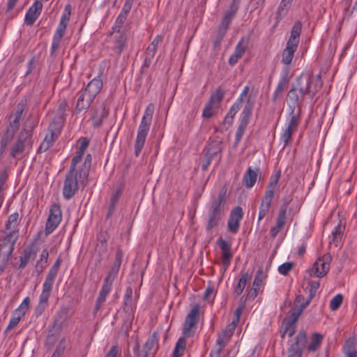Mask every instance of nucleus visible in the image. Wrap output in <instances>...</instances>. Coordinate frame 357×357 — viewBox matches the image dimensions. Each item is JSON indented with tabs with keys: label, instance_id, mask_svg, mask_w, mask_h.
I'll use <instances>...</instances> for the list:
<instances>
[{
	"label": "nucleus",
	"instance_id": "1",
	"mask_svg": "<svg viewBox=\"0 0 357 357\" xmlns=\"http://www.w3.org/2000/svg\"><path fill=\"white\" fill-rule=\"evenodd\" d=\"M323 86L321 74L302 73L296 78L287 93V98L292 104L291 109L298 107L301 110L302 102L307 97L312 100Z\"/></svg>",
	"mask_w": 357,
	"mask_h": 357
},
{
	"label": "nucleus",
	"instance_id": "2",
	"mask_svg": "<svg viewBox=\"0 0 357 357\" xmlns=\"http://www.w3.org/2000/svg\"><path fill=\"white\" fill-rule=\"evenodd\" d=\"M36 124V120L31 115L27 117L16 141L10 147L11 158L19 160L22 158V155L26 151L27 153H29L33 146L32 132Z\"/></svg>",
	"mask_w": 357,
	"mask_h": 357
},
{
	"label": "nucleus",
	"instance_id": "3",
	"mask_svg": "<svg viewBox=\"0 0 357 357\" xmlns=\"http://www.w3.org/2000/svg\"><path fill=\"white\" fill-rule=\"evenodd\" d=\"M226 189L222 188L218 196L210 202L206 217V231L211 232L218 227L225 213Z\"/></svg>",
	"mask_w": 357,
	"mask_h": 357
},
{
	"label": "nucleus",
	"instance_id": "4",
	"mask_svg": "<svg viewBox=\"0 0 357 357\" xmlns=\"http://www.w3.org/2000/svg\"><path fill=\"white\" fill-rule=\"evenodd\" d=\"M154 105L150 103L144 112L138 128L137 138L135 143V154L138 156L144 145L146 138L150 129L152 122L153 114L154 112Z\"/></svg>",
	"mask_w": 357,
	"mask_h": 357
},
{
	"label": "nucleus",
	"instance_id": "5",
	"mask_svg": "<svg viewBox=\"0 0 357 357\" xmlns=\"http://www.w3.org/2000/svg\"><path fill=\"white\" fill-rule=\"evenodd\" d=\"M159 349L158 333L155 331L148 338L142 348L140 347L138 338H136L133 347L135 357H155Z\"/></svg>",
	"mask_w": 357,
	"mask_h": 357
},
{
	"label": "nucleus",
	"instance_id": "6",
	"mask_svg": "<svg viewBox=\"0 0 357 357\" xmlns=\"http://www.w3.org/2000/svg\"><path fill=\"white\" fill-rule=\"evenodd\" d=\"M19 237V231H10L4 236L0 243V269L6 266L14 250V245Z\"/></svg>",
	"mask_w": 357,
	"mask_h": 357
},
{
	"label": "nucleus",
	"instance_id": "7",
	"mask_svg": "<svg viewBox=\"0 0 357 357\" xmlns=\"http://www.w3.org/2000/svg\"><path fill=\"white\" fill-rule=\"evenodd\" d=\"M69 310L70 307L68 306H62L57 312L52 328L49 331L47 336V343L53 344L56 342L63 323L68 319Z\"/></svg>",
	"mask_w": 357,
	"mask_h": 357
},
{
	"label": "nucleus",
	"instance_id": "8",
	"mask_svg": "<svg viewBox=\"0 0 357 357\" xmlns=\"http://www.w3.org/2000/svg\"><path fill=\"white\" fill-rule=\"evenodd\" d=\"M79 172L70 167L63 183V196L66 200L71 199L77 192Z\"/></svg>",
	"mask_w": 357,
	"mask_h": 357
},
{
	"label": "nucleus",
	"instance_id": "9",
	"mask_svg": "<svg viewBox=\"0 0 357 357\" xmlns=\"http://www.w3.org/2000/svg\"><path fill=\"white\" fill-rule=\"evenodd\" d=\"M254 107V102L251 100L250 97H248L246 101V105L244 107L241 113L240 123L238 126L236 135H235V145H238L241 141L245 130L250 122L252 112Z\"/></svg>",
	"mask_w": 357,
	"mask_h": 357
},
{
	"label": "nucleus",
	"instance_id": "10",
	"mask_svg": "<svg viewBox=\"0 0 357 357\" xmlns=\"http://www.w3.org/2000/svg\"><path fill=\"white\" fill-rule=\"evenodd\" d=\"M300 120V109H298L296 113L294 109H291L287 126L281 135L283 148H285L291 143L292 135L297 130Z\"/></svg>",
	"mask_w": 357,
	"mask_h": 357
},
{
	"label": "nucleus",
	"instance_id": "11",
	"mask_svg": "<svg viewBox=\"0 0 357 357\" xmlns=\"http://www.w3.org/2000/svg\"><path fill=\"white\" fill-rule=\"evenodd\" d=\"M13 119H10L9 125L3 134L0 144V156H1L6 149L8 144L13 140L15 135L20 128V121L21 118L13 116Z\"/></svg>",
	"mask_w": 357,
	"mask_h": 357
},
{
	"label": "nucleus",
	"instance_id": "12",
	"mask_svg": "<svg viewBox=\"0 0 357 357\" xmlns=\"http://www.w3.org/2000/svg\"><path fill=\"white\" fill-rule=\"evenodd\" d=\"M62 220V212L59 204H54L52 205L50 214L45 225V235L48 236L52 233L59 226Z\"/></svg>",
	"mask_w": 357,
	"mask_h": 357
},
{
	"label": "nucleus",
	"instance_id": "13",
	"mask_svg": "<svg viewBox=\"0 0 357 357\" xmlns=\"http://www.w3.org/2000/svg\"><path fill=\"white\" fill-rule=\"evenodd\" d=\"M199 318V305H195L185 317L183 326V335L185 337H190L194 335L192 331L195 326Z\"/></svg>",
	"mask_w": 357,
	"mask_h": 357
},
{
	"label": "nucleus",
	"instance_id": "14",
	"mask_svg": "<svg viewBox=\"0 0 357 357\" xmlns=\"http://www.w3.org/2000/svg\"><path fill=\"white\" fill-rule=\"evenodd\" d=\"M239 5L240 0H232L229 8L226 11L218 28V32L221 35V38H223L232 20L235 17L239 8Z\"/></svg>",
	"mask_w": 357,
	"mask_h": 357
},
{
	"label": "nucleus",
	"instance_id": "15",
	"mask_svg": "<svg viewBox=\"0 0 357 357\" xmlns=\"http://www.w3.org/2000/svg\"><path fill=\"white\" fill-rule=\"evenodd\" d=\"M306 340V332L305 331H300L295 337L294 342L288 349L287 357H302Z\"/></svg>",
	"mask_w": 357,
	"mask_h": 357
},
{
	"label": "nucleus",
	"instance_id": "16",
	"mask_svg": "<svg viewBox=\"0 0 357 357\" xmlns=\"http://www.w3.org/2000/svg\"><path fill=\"white\" fill-rule=\"evenodd\" d=\"M29 305L30 298L27 296L23 300L20 305L13 312L12 317L10 320L8 326H7L6 332L12 330L18 325L21 319L25 315L26 311L29 310Z\"/></svg>",
	"mask_w": 357,
	"mask_h": 357
},
{
	"label": "nucleus",
	"instance_id": "17",
	"mask_svg": "<svg viewBox=\"0 0 357 357\" xmlns=\"http://www.w3.org/2000/svg\"><path fill=\"white\" fill-rule=\"evenodd\" d=\"M332 256L330 253L325 254L322 257L318 258L314 263L312 272L318 278H323L329 271Z\"/></svg>",
	"mask_w": 357,
	"mask_h": 357
},
{
	"label": "nucleus",
	"instance_id": "18",
	"mask_svg": "<svg viewBox=\"0 0 357 357\" xmlns=\"http://www.w3.org/2000/svg\"><path fill=\"white\" fill-rule=\"evenodd\" d=\"M109 114V109L106 107V104L103 102L99 105H96L92 108L91 121L92 125L95 128L100 127L103 122L106 120Z\"/></svg>",
	"mask_w": 357,
	"mask_h": 357
},
{
	"label": "nucleus",
	"instance_id": "19",
	"mask_svg": "<svg viewBox=\"0 0 357 357\" xmlns=\"http://www.w3.org/2000/svg\"><path fill=\"white\" fill-rule=\"evenodd\" d=\"M243 217V211L241 206H236L229 214L227 227L228 230L232 234H236L240 226V222Z\"/></svg>",
	"mask_w": 357,
	"mask_h": 357
},
{
	"label": "nucleus",
	"instance_id": "20",
	"mask_svg": "<svg viewBox=\"0 0 357 357\" xmlns=\"http://www.w3.org/2000/svg\"><path fill=\"white\" fill-rule=\"evenodd\" d=\"M102 89V81L100 76H97L89 82L84 90V92L88 93L86 103L89 104L90 102H93L95 98L101 91Z\"/></svg>",
	"mask_w": 357,
	"mask_h": 357
},
{
	"label": "nucleus",
	"instance_id": "21",
	"mask_svg": "<svg viewBox=\"0 0 357 357\" xmlns=\"http://www.w3.org/2000/svg\"><path fill=\"white\" fill-rule=\"evenodd\" d=\"M38 251V246L36 243L28 245L23 251L22 255L20 257L19 268H25L31 259H35Z\"/></svg>",
	"mask_w": 357,
	"mask_h": 357
},
{
	"label": "nucleus",
	"instance_id": "22",
	"mask_svg": "<svg viewBox=\"0 0 357 357\" xmlns=\"http://www.w3.org/2000/svg\"><path fill=\"white\" fill-rule=\"evenodd\" d=\"M217 244L221 249V258L223 266L225 267V268H227L233 257V255L231 252V245L222 238L218 239Z\"/></svg>",
	"mask_w": 357,
	"mask_h": 357
},
{
	"label": "nucleus",
	"instance_id": "23",
	"mask_svg": "<svg viewBox=\"0 0 357 357\" xmlns=\"http://www.w3.org/2000/svg\"><path fill=\"white\" fill-rule=\"evenodd\" d=\"M126 43L127 34L126 31H118L117 33H114V46L112 47V50L117 57L121 55L124 48L126 47Z\"/></svg>",
	"mask_w": 357,
	"mask_h": 357
},
{
	"label": "nucleus",
	"instance_id": "24",
	"mask_svg": "<svg viewBox=\"0 0 357 357\" xmlns=\"http://www.w3.org/2000/svg\"><path fill=\"white\" fill-rule=\"evenodd\" d=\"M91 162L92 156L89 153L86 155L82 167L77 170L79 172V181L84 187L87 184V178L91 167Z\"/></svg>",
	"mask_w": 357,
	"mask_h": 357
},
{
	"label": "nucleus",
	"instance_id": "25",
	"mask_svg": "<svg viewBox=\"0 0 357 357\" xmlns=\"http://www.w3.org/2000/svg\"><path fill=\"white\" fill-rule=\"evenodd\" d=\"M290 77L288 76V68H287L280 79L273 93L272 97L273 102H275L281 96L284 91L287 89Z\"/></svg>",
	"mask_w": 357,
	"mask_h": 357
},
{
	"label": "nucleus",
	"instance_id": "26",
	"mask_svg": "<svg viewBox=\"0 0 357 357\" xmlns=\"http://www.w3.org/2000/svg\"><path fill=\"white\" fill-rule=\"evenodd\" d=\"M57 126L55 125L54 122H52L49 126V132L50 135H46L44 141L41 144L40 146V149H44L45 151L47 150L54 142L55 139L57 137L59 130H56V128Z\"/></svg>",
	"mask_w": 357,
	"mask_h": 357
},
{
	"label": "nucleus",
	"instance_id": "27",
	"mask_svg": "<svg viewBox=\"0 0 357 357\" xmlns=\"http://www.w3.org/2000/svg\"><path fill=\"white\" fill-rule=\"evenodd\" d=\"M67 107L68 102L66 100H63L59 102L56 109V116L52 121L55 123L56 126H59L60 127L64 123L66 117L67 116Z\"/></svg>",
	"mask_w": 357,
	"mask_h": 357
},
{
	"label": "nucleus",
	"instance_id": "28",
	"mask_svg": "<svg viewBox=\"0 0 357 357\" xmlns=\"http://www.w3.org/2000/svg\"><path fill=\"white\" fill-rule=\"evenodd\" d=\"M301 30L302 23L301 21L298 20L294 23L291 28L290 36L288 39L287 43L298 46L300 41Z\"/></svg>",
	"mask_w": 357,
	"mask_h": 357
},
{
	"label": "nucleus",
	"instance_id": "29",
	"mask_svg": "<svg viewBox=\"0 0 357 357\" xmlns=\"http://www.w3.org/2000/svg\"><path fill=\"white\" fill-rule=\"evenodd\" d=\"M121 195V190L118 189L114 192H113L109 199V202L107 208V211L105 215L106 219H109L114 214L119 198Z\"/></svg>",
	"mask_w": 357,
	"mask_h": 357
},
{
	"label": "nucleus",
	"instance_id": "30",
	"mask_svg": "<svg viewBox=\"0 0 357 357\" xmlns=\"http://www.w3.org/2000/svg\"><path fill=\"white\" fill-rule=\"evenodd\" d=\"M77 96L78 98L75 106L76 112H81L84 110H87L93 103V102H90L89 104L86 103L88 93L84 91H80L78 92Z\"/></svg>",
	"mask_w": 357,
	"mask_h": 357
},
{
	"label": "nucleus",
	"instance_id": "31",
	"mask_svg": "<svg viewBox=\"0 0 357 357\" xmlns=\"http://www.w3.org/2000/svg\"><path fill=\"white\" fill-rule=\"evenodd\" d=\"M123 259V252L121 249H119L116 252L115 260L113 262L112 266L111 267L107 276L113 278H116L118 275Z\"/></svg>",
	"mask_w": 357,
	"mask_h": 357
},
{
	"label": "nucleus",
	"instance_id": "32",
	"mask_svg": "<svg viewBox=\"0 0 357 357\" xmlns=\"http://www.w3.org/2000/svg\"><path fill=\"white\" fill-rule=\"evenodd\" d=\"M259 172V168H256L255 170L251 167L248 168L243 176V182L247 188H250L255 185Z\"/></svg>",
	"mask_w": 357,
	"mask_h": 357
},
{
	"label": "nucleus",
	"instance_id": "33",
	"mask_svg": "<svg viewBox=\"0 0 357 357\" xmlns=\"http://www.w3.org/2000/svg\"><path fill=\"white\" fill-rule=\"evenodd\" d=\"M54 282L45 280L43 284V290L39 296V302L43 304L48 305L49 298L52 290Z\"/></svg>",
	"mask_w": 357,
	"mask_h": 357
},
{
	"label": "nucleus",
	"instance_id": "34",
	"mask_svg": "<svg viewBox=\"0 0 357 357\" xmlns=\"http://www.w3.org/2000/svg\"><path fill=\"white\" fill-rule=\"evenodd\" d=\"M298 46L291 44L287 43V46L282 52V62L285 65L291 64L295 52L296 51Z\"/></svg>",
	"mask_w": 357,
	"mask_h": 357
},
{
	"label": "nucleus",
	"instance_id": "35",
	"mask_svg": "<svg viewBox=\"0 0 357 357\" xmlns=\"http://www.w3.org/2000/svg\"><path fill=\"white\" fill-rule=\"evenodd\" d=\"M286 222V216L284 215V211L278 213L276 225L271 229L270 234L272 238H275L284 227Z\"/></svg>",
	"mask_w": 357,
	"mask_h": 357
},
{
	"label": "nucleus",
	"instance_id": "36",
	"mask_svg": "<svg viewBox=\"0 0 357 357\" xmlns=\"http://www.w3.org/2000/svg\"><path fill=\"white\" fill-rule=\"evenodd\" d=\"M308 305V302L303 303L301 304L300 307L294 306L291 307L289 312V317L285 318L284 319H287L290 321L291 323H296L299 317V316L303 312V310Z\"/></svg>",
	"mask_w": 357,
	"mask_h": 357
},
{
	"label": "nucleus",
	"instance_id": "37",
	"mask_svg": "<svg viewBox=\"0 0 357 357\" xmlns=\"http://www.w3.org/2000/svg\"><path fill=\"white\" fill-rule=\"evenodd\" d=\"M204 151L207 157L213 159L221 152L220 144L218 142H213L205 147Z\"/></svg>",
	"mask_w": 357,
	"mask_h": 357
},
{
	"label": "nucleus",
	"instance_id": "38",
	"mask_svg": "<svg viewBox=\"0 0 357 357\" xmlns=\"http://www.w3.org/2000/svg\"><path fill=\"white\" fill-rule=\"evenodd\" d=\"M19 224V214L17 212H15L11 215H9L8 220L6 222L5 225V229L6 230H8L9 231H18L17 229V227Z\"/></svg>",
	"mask_w": 357,
	"mask_h": 357
},
{
	"label": "nucleus",
	"instance_id": "39",
	"mask_svg": "<svg viewBox=\"0 0 357 357\" xmlns=\"http://www.w3.org/2000/svg\"><path fill=\"white\" fill-rule=\"evenodd\" d=\"M132 289L130 286L127 287L126 294L124 296L123 310L125 312H129L132 310Z\"/></svg>",
	"mask_w": 357,
	"mask_h": 357
},
{
	"label": "nucleus",
	"instance_id": "40",
	"mask_svg": "<svg viewBox=\"0 0 357 357\" xmlns=\"http://www.w3.org/2000/svg\"><path fill=\"white\" fill-rule=\"evenodd\" d=\"M323 338L324 336L321 334L318 333H313L311 337V342L307 347V350L312 352L317 351L320 347Z\"/></svg>",
	"mask_w": 357,
	"mask_h": 357
},
{
	"label": "nucleus",
	"instance_id": "41",
	"mask_svg": "<svg viewBox=\"0 0 357 357\" xmlns=\"http://www.w3.org/2000/svg\"><path fill=\"white\" fill-rule=\"evenodd\" d=\"M292 0H282L276 13L278 20H281L285 16L291 5Z\"/></svg>",
	"mask_w": 357,
	"mask_h": 357
},
{
	"label": "nucleus",
	"instance_id": "42",
	"mask_svg": "<svg viewBox=\"0 0 357 357\" xmlns=\"http://www.w3.org/2000/svg\"><path fill=\"white\" fill-rule=\"evenodd\" d=\"M225 91L221 87H218L215 91H213L208 102L210 103L215 105H217V107H218V105L220 103V102L224 98Z\"/></svg>",
	"mask_w": 357,
	"mask_h": 357
},
{
	"label": "nucleus",
	"instance_id": "43",
	"mask_svg": "<svg viewBox=\"0 0 357 357\" xmlns=\"http://www.w3.org/2000/svg\"><path fill=\"white\" fill-rule=\"evenodd\" d=\"M248 279L249 275L248 273H243L241 275L237 285L234 287V294L236 296H238L243 293Z\"/></svg>",
	"mask_w": 357,
	"mask_h": 357
},
{
	"label": "nucleus",
	"instance_id": "44",
	"mask_svg": "<svg viewBox=\"0 0 357 357\" xmlns=\"http://www.w3.org/2000/svg\"><path fill=\"white\" fill-rule=\"evenodd\" d=\"M48 257L49 252L47 249H44L40 255L39 260L36 264V268H39L37 270L38 273H42L43 270L47 267Z\"/></svg>",
	"mask_w": 357,
	"mask_h": 357
},
{
	"label": "nucleus",
	"instance_id": "45",
	"mask_svg": "<svg viewBox=\"0 0 357 357\" xmlns=\"http://www.w3.org/2000/svg\"><path fill=\"white\" fill-rule=\"evenodd\" d=\"M186 347V340L184 337H179L173 351L172 357H181Z\"/></svg>",
	"mask_w": 357,
	"mask_h": 357
},
{
	"label": "nucleus",
	"instance_id": "46",
	"mask_svg": "<svg viewBox=\"0 0 357 357\" xmlns=\"http://www.w3.org/2000/svg\"><path fill=\"white\" fill-rule=\"evenodd\" d=\"M61 261L62 260L61 259V258H58L56 260L54 265L49 270V272L46 276L45 280L54 282Z\"/></svg>",
	"mask_w": 357,
	"mask_h": 357
},
{
	"label": "nucleus",
	"instance_id": "47",
	"mask_svg": "<svg viewBox=\"0 0 357 357\" xmlns=\"http://www.w3.org/2000/svg\"><path fill=\"white\" fill-rule=\"evenodd\" d=\"M128 13H123V11L121 10L119 16L117 17L115 24L112 27L113 29V33H117L118 31H124L123 30H121V28L125 23L127 17H128Z\"/></svg>",
	"mask_w": 357,
	"mask_h": 357
},
{
	"label": "nucleus",
	"instance_id": "48",
	"mask_svg": "<svg viewBox=\"0 0 357 357\" xmlns=\"http://www.w3.org/2000/svg\"><path fill=\"white\" fill-rule=\"evenodd\" d=\"M156 51L157 50L151 49L149 47L146 48L145 53H144V61L142 66V68H149V66L152 63V61L155 55Z\"/></svg>",
	"mask_w": 357,
	"mask_h": 357
},
{
	"label": "nucleus",
	"instance_id": "49",
	"mask_svg": "<svg viewBox=\"0 0 357 357\" xmlns=\"http://www.w3.org/2000/svg\"><path fill=\"white\" fill-rule=\"evenodd\" d=\"M109 239V235L105 231H101L98 235V241L100 242V245H98L99 249H101L102 252H107V242Z\"/></svg>",
	"mask_w": 357,
	"mask_h": 357
},
{
	"label": "nucleus",
	"instance_id": "50",
	"mask_svg": "<svg viewBox=\"0 0 357 357\" xmlns=\"http://www.w3.org/2000/svg\"><path fill=\"white\" fill-rule=\"evenodd\" d=\"M115 278L107 275L104 280L103 284L99 293L107 296L111 291L112 284Z\"/></svg>",
	"mask_w": 357,
	"mask_h": 357
},
{
	"label": "nucleus",
	"instance_id": "51",
	"mask_svg": "<svg viewBox=\"0 0 357 357\" xmlns=\"http://www.w3.org/2000/svg\"><path fill=\"white\" fill-rule=\"evenodd\" d=\"M319 286L320 283L319 281H311L308 283V286L306 288L307 289L309 287V295L307 299L305 301V302H308V305L314 297Z\"/></svg>",
	"mask_w": 357,
	"mask_h": 357
},
{
	"label": "nucleus",
	"instance_id": "52",
	"mask_svg": "<svg viewBox=\"0 0 357 357\" xmlns=\"http://www.w3.org/2000/svg\"><path fill=\"white\" fill-rule=\"evenodd\" d=\"M236 325L235 323H231L227 325L225 328L219 335L220 336L226 339V341H229L234 334Z\"/></svg>",
	"mask_w": 357,
	"mask_h": 357
},
{
	"label": "nucleus",
	"instance_id": "53",
	"mask_svg": "<svg viewBox=\"0 0 357 357\" xmlns=\"http://www.w3.org/2000/svg\"><path fill=\"white\" fill-rule=\"evenodd\" d=\"M281 176V171L277 170L274 174H273L269 180V183L267 185L268 188H278V182Z\"/></svg>",
	"mask_w": 357,
	"mask_h": 357
},
{
	"label": "nucleus",
	"instance_id": "54",
	"mask_svg": "<svg viewBox=\"0 0 357 357\" xmlns=\"http://www.w3.org/2000/svg\"><path fill=\"white\" fill-rule=\"evenodd\" d=\"M66 347V340L62 338L56 346L55 351L51 357H61L64 353Z\"/></svg>",
	"mask_w": 357,
	"mask_h": 357
},
{
	"label": "nucleus",
	"instance_id": "55",
	"mask_svg": "<svg viewBox=\"0 0 357 357\" xmlns=\"http://www.w3.org/2000/svg\"><path fill=\"white\" fill-rule=\"evenodd\" d=\"M343 301V296L342 294H337L334 296L331 302H330V308L331 310L335 311L337 310L340 305H342Z\"/></svg>",
	"mask_w": 357,
	"mask_h": 357
},
{
	"label": "nucleus",
	"instance_id": "56",
	"mask_svg": "<svg viewBox=\"0 0 357 357\" xmlns=\"http://www.w3.org/2000/svg\"><path fill=\"white\" fill-rule=\"evenodd\" d=\"M282 325L284 326V329L285 330V332L288 333V336L289 337H292L296 332L295 323H291L290 321L287 319H284Z\"/></svg>",
	"mask_w": 357,
	"mask_h": 357
},
{
	"label": "nucleus",
	"instance_id": "57",
	"mask_svg": "<svg viewBox=\"0 0 357 357\" xmlns=\"http://www.w3.org/2000/svg\"><path fill=\"white\" fill-rule=\"evenodd\" d=\"M241 107H242V99L238 98L237 100L231 107L229 111L227 114V116L234 119V116L238 112V110L241 109Z\"/></svg>",
	"mask_w": 357,
	"mask_h": 357
},
{
	"label": "nucleus",
	"instance_id": "58",
	"mask_svg": "<svg viewBox=\"0 0 357 357\" xmlns=\"http://www.w3.org/2000/svg\"><path fill=\"white\" fill-rule=\"evenodd\" d=\"M241 107H242V99L238 98L237 100L231 107L229 111L227 114V116L234 119V116L238 112V110L241 109Z\"/></svg>",
	"mask_w": 357,
	"mask_h": 357
},
{
	"label": "nucleus",
	"instance_id": "59",
	"mask_svg": "<svg viewBox=\"0 0 357 357\" xmlns=\"http://www.w3.org/2000/svg\"><path fill=\"white\" fill-rule=\"evenodd\" d=\"M26 107V102L22 100L16 106V110L15 112L12 113L10 115V119H13V116H17L19 118H22L23 112Z\"/></svg>",
	"mask_w": 357,
	"mask_h": 357
},
{
	"label": "nucleus",
	"instance_id": "60",
	"mask_svg": "<svg viewBox=\"0 0 357 357\" xmlns=\"http://www.w3.org/2000/svg\"><path fill=\"white\" fill-rule=\"evenodd\" d=\"M271 204L261 202L259 207L258 221L262 220L267 215L269 212Z\"/></svg>",
	"mask_w": 357,
	"mask_h": 357
},
{
	"label": "nucleus",
	"instance_id": "61",
	"mask_svg": "<svg viewBox=\"0 0 357 357\" xmlns=\"http://www.w3.org/2000/svg\"><path fill=\"white\" fill-rule=\"evenodd\" d=\"M342 233V227H341L340 225L337 226L335 228V230L333 231V232H332V234H333V241L335 243V246H337L338 243L341 241Z\"/></svg>",
	"mask_w": 357,
	"mask_h": 357
},
{
	"label": "nucleus",
	"instance_id": "62",
	"mask_svg": "<svg viewBox=\"0 0 357 357\" xmlns=\"http://www.w3.org/2000/svg\"><path fill=\"white\" fill-rule=\"evenodd\" d=\"M85 151L78 149L76 155L72 158L70 168L76 169L77 165L81 162Z\"/></svg>",
	"mask_w": 357,
	"mask_h": 357
},
{
	"label": "nucleus",
	"instance_id": "63",
	"mask_svg": "<svg viewBox=\"0 0 357 357\" xmlns=\"http://www.w3.org/2000/svg\"><path fill=\"white\" fill-rule=\"evenodd\" d=\"M215 105L210 103L209 102H207L206 104L203 112H202V116L204 118H211L214 115L213 112V107H215Z\"/></svg>",
	"mask_w": 357,
	"mask_h": 357
},
{
	"label": "nucleus",
	"instance_id": "64",
	"mask_svg": "<svg viewBox=\"0 0 357 357\" xmlns=\"http://www.w3.org/2000/svg\"><path fill=\"white\" fill-rule=\"evenodd\" d=\"M292 262H285L278 267V271L283 275H287L293 268Z\"/></svg>",
	"mask_w": 357,
	"mask_h": 357
}]
</instances>
